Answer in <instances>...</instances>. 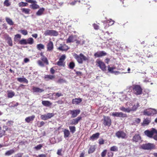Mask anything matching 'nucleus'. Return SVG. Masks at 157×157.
Masks as SVG:
<instances>
[{"mask_svg":"<svg viewBox=\"0 0 157 157\" xmlns=\"http://www.w3.org/2000/svg\"><path fill=\"white\" fill-rule=\"evenodd\" d=\"M96 149V146L95 145H91L90 146L88 151V153L90 154L94 152Z\"/></svg>","mask_w":157,"mask_h":157,"instance_id":"a878e982","label":"nucleus"},{"mask_svg":"<svg viewBox=\"0 0 157 157\" xmlns=\"http://www.w3.org/2000/svg\"><path fill=\"white\" fill-rule=\"evenodd\" d=\"M141 139V137L139 134H135L133 137L132 141L133 142L137 143Z\"/></svg>","mask_w":157,"mask_h":157,"instance_id":"f3484780","label":"nucleus"},{"mask_svg":"<svg viewBox=\"0 0 157 157\" xmlns=\"http://www.w3.org/2000/svg\"><path fill=\"white\" fill-rule=\"evenodd\" d=\"M47 51H52L54 48L53 42L52 41H49L47 45Z\"/></svg>","mask_w":157,"mask_h":157,"instance_id":"a211bd4d","label":"nucleus"},{"mask_svg":"<svg viewBox=\"0 0 157 157\" xmlns=\"http://www.w3.org/2000/svg\"><path fill=\"white\" fill-rule=\"evenodd\" d=\"M64 136L65 138L68 137L70 135V132L68 130L65 129L63 131Z\"/></svg>","mask_w":157,"mask_h":157,"instance_id":"7c9ffc66","label":"nucleus"},{"mask_svg":"<svg viewBox=\"0 0 157 157\" xmlns=\"http://www.w3.org/2000/svg\"><path fill=\"white\" fill-rule=\"evenodd\" d=\"M139 106V105L138 103H137L136 104L134 105L131 108L132 111L136 110Z\"/></svg>","mask_w":157,"mask_h":157,"instance_id":"a18cd8bd","label":"nucleus"},{"mask_svg":"<svg viewBox=\"0 0 157 157\" xmlns=\"http://www.w3.org/2000/svg\"><path fill=\"white\" fill-rule=\"evenodd\" d=\"M21 10L23 13L27 14H29L30 13V10L28 8H22L21 9Z\"/></svg>","mask_w":157,"mask_h":157,"instance_id":"f704fd0d","label":"nucleus"},{"mask_svg":"<svg viewBox=\"0 0 157 157\" xmlns=\"http://www.w3.org/2000/svg\"><path fill=\"white\" fill-rule=\"evenodd\" d=\"M69 128L72 133H74L76 131V128L75 126H70Z\"/></svg>","mask_w":157,"mask_h":157,"instance_id":"c03bdc74","label":"nucleus"},{"mask_svg":"<svg viewBox=\"0 0 157 157\" xmlns=\"http://www.w3.org/2000/svg\"><path fill=\"white\" fill-rule=\"evenodd\" d=\"M115 135L117 138L122 139H126L127 137V134L123 131H118L116 133Z\"/></svg>","mask_w":157,"mask_h":157,"instance_id":"1a4fd4ad","label":"nucleus"},{"mask_svg":"<svg viewBox=\"0 0 157 157\" xmlns=\"http://www.w3.org/2000/svg\"><path fill=\"white\" fill-rule=\"evenodd\" d=\"M4 5L5 6L8 7L10 5L11 3L9 0H5L4 2Z\"/></svg>","mask_w":157,"mask_h":157,"instance_id":"de8ad7c7","label":"nucleus"},{"mask_svg":"<svg viewBox=\"0 0 157 157\" xmlns=\"http://www.w3.org/2000/svg\"><path fill=\"white\" fill-rule=\"evenodd\" d=\"M32 90L34 92L41 93L44 91V90L34 86L33 87Z\"/></svg>","mask_w":157,"mask_h":157,"instance_id":"b1692460","label":"nucleus"},{"mask_svg":"<svg viewBox=\"0 0 157 157\" xmlns=\"http://www.w3.org/2000/svg\"><path fill=\"white\" fill-rule=\"evenodd\" d=\"M18 44L21 45H26L27 44V40L26 39H22L19 41Z\"/></svg>","mask_w":157,"mask_h":157,"instance_id":"72a5a7b5","label":"nucleus"},{"mask_svg":"<svg viewBox=\"0 0 157 157\" xmlns=\"http://www.w3.org/2000/svg\"><path fill=\"white\" fill-rule=\"evenodd\" d=\"M143 114L148 116H153L157 114V110L156 109L150 108L145 109L143 112Z\"/></svg>","mask_w":157,"mask_h":157,"instance_id":"f03ea898","label":"nucleus"},{"mask_svg":"<svg viewBox=\"0 0 157 157\" xmlns=\"http://www.w3.org/2000/svg\"><path fill=\"white\" fill-rule=\"evenodd\" d=\"M151 122L150 119L148 118L145 119L143 121V122L142 123V125L144 126L146 125H148Z\"/></svg>","mask_w":157,"mask_h":157,"instance_id":"c756f323","label":"nucleus"},{"mask_svg":"<svg viewBox=\"0 0 157 157\" xmlns=\"http://www.w3.org/2000/svg\"><path fill=\"white\" fill-rule=\"evenodd\" d=\"M58 49L61 51H67L69 49L68 46H67L66 44H64L63 45H61L59 47Z\"/></svg>","mask_w":157,"mask_h":157,"instance_id":"c85d7f7f","label":"nucleus"},{"mask_svg":"<svg viewBox=\"0 0 157 157\" xmlns=\"http://www.w3.org/2000/svg\"><path fill=\"white\" fill-rule=\"evenodd\" d=\"M18 81L20 82H24L27 84L28 83V81L25 78H17Z\"/></svg>","mask_w":157,"mask_h":157,"instance_id":"cd10ccee","label":"nucleus"},{"mask_svg":"<svg viewBox=\"0 0 157 157\" xmlns=\"http://www.w3.org/2000/svg\"><path fill=\"white\" fill-rule=\"evenodd\" d=\"M113 154L112 152H109L108 153V157H113Z\"/></svg>","mask_w":157,"mask_h":157,"instance_id":"69168bd1","label":"nucleus"},{"mask_svg":"<svg viewBox=\"0 0 157 157\" xmlns=\"http://www.w3.org/2000/svg\"><path fill=\"white\" fill-rule=\"evenodd\" d=\"M93 26L94 29L96 30H98L99 29V26L97 24L94 23L93 24Z\"/></svg>","mask_w":157,"mask_h":157,"instance_id":"13d9d810","label":"nucleus"},{"mask_svg":"<svg viewBox=\"0 0 157 157\" xmlns=\"http://www.w3.org/2000/svg\"><path fill=\"white\" fill-rule=\"evenodd\" d=\"M28 5V4L27 2H21L18 3V6L20 7L26 6Z\"/></svg>","mask_w":157,"mask_h":157,"instance_id":"a19ab883","label":"nucleus"},{"mask_svg":"<svg viewBox=\"0 0 157 157\" xmlns=\"http://www.w3.org/2000/svg\"><path fill=\"white\" fill-rule=\"evenodd\" d=\"M99 141V144L100 145H102L104 143V140L102 138H101L99 139L98 140Z\"/></svg>","mask_w":157,"mask_h":157,"instance_id":"052dcab7","label":"nucleus"},{"mask_svg":"<svg viewBox=\"0 0 157 157\" xmlns=\"http://www.w3.org/2000/svg\"><path fill=\"white\" fill-rule=\"evenodd\" d=\"M145 135L147 137L152 138L154 134L155 133L157 135V130L154 128H152L151 130H147L144 132Z\"/></svg>","mask_w":157,"mask_h":157,"instance_id":"39448f33","label":"nucleus"},{"mask_svg":"<svg viewBox=\"0 0 157 157\" xmlns=\"http://www.w3.org/2000/svg\"><path fill=\"white\" fill-rule=\"evenodd\" d=\"M108 70L111 73H114L113 70L115 69V67H110L109 65L108 66Z\"/></svg>","mask_w":157,"mask_h":157,"instance_id":"79ce46f5","label":"nucleus"},{"mask_svg":"<svg viewBox=\"0 0 157 157\" xmlns=\"http://www.w3.org/2000/svg\"><path fill=\"white\" fill-rule=\"evenodd\" d=\"M41 60L44 63L48 65L49 64L47 58L45 56L41 57Z\"/></svg>","mask_w":157,"mask_h":157,"instance_id":"e433bc0d","label":"nucleus"},{"mask_svg":"<svg viewBox=\"0 0 157 157\" xmlns=\"http://www.w3.org/2000/svg\"><path fill=\"white\" fill-rule=\"evenodd\" d=\"M13 121H8V122H6V124L9 126H10L11 125L13 124Z\"/></svg>","mask_w":157,"mask_h":157,"instance_id":"e2e57ef3","label":"nucleus"},{"mask_svg":"<svg viewBox=\"0 0 157 157\" xmlns=\"http://www.w3.org/2000/svg\"><path fill=\"white\" fill-rule=\"evenodd\" d=\"M107 53L104 51H98L94 54L95 58L99 57L106 55Z\"/></svg>","mask_w":157,"mask_h":157,"instance_id":"dca6fc26","label":"nucleus"},{"mask_svg":"<svg viewBox=\"0 0 157 157\" xmlns=\"http://www.w3.org/2000/svg\"><path fill=\"white\" fill-rule=\"evenodd\" d=\"M80 110L79 109H76L74 110H71L69 111L70 114L71 115V117L75 118L80 113Z\"/></svg>","mask_w":157,"mask_h":157,"instance_id":"4468645a","label":"nucleus"},{"mask_svg":"<svg viewBox=\"0 0 157 157\" xmlns=\"http://www.w3.org/2000/svg\"><path fill=\"white\" fill-rule=\"evenodd\" d=\"M36 47L37 49L40 50H41L42 49H44V45L41 44H37Z\"/></svg>","mask_w":157,"mask_h":157,"instance_id":"ea45409f","label":"nucleus"},{"mask_svg":"<svg viewBox=\"0 0 157 157\" xmlns=\"http://www.w3.org/2000/svg\"><path fill=\"white\" fill-rule=\"evenodd\" d=\"M25 1L28 3H31L30 5V7L33 10H36L39 8V5L37 4V2L34 0H25Z\"/></svg>","mask_w":157,"mask_h":157,"instance_id":"423d86ee","label":"nucleus"},{"mask_svg":"<svg viewBox=\"0 0 157 157\" xmlns=\"http://www.w3.org/2000/svg\"><path fill=\"white\" fill-rule=\"evenodd\" d=\"M42 104L44 106L47 107H49L52 104V103L48 101H42Z\"/></svg>","mask_w":157,"mask_h":157,"instance_id":"bb28decb","label":"nucleus"},{"mask_svg":"<svg viewBox=\"0 0 157 157\" xmlns=\"http://www.w3.org/2000/svg\"><path fill=\"white\" fill-rule=\"evenodd\" d=\"M65 58V55H62L59 59V61L57 63V64L59 66L64 67L65 65V62H64V61Z\"/></svg>","mask_w":157,"mask_h":157,"instance_id":"9b49d317","label":"nucleus"},{"mask_svg":"<svg viewBox=\"0 0 157 157\" xmlns=\"http://www.w3.org/2000/svg\"><path fill=\"white\" fill-rule=\"evenodd\" d=\"M45 11V9L44 8H40L36 13V15L40 16L43 15Z\"/></svg>","mask_w":157,"mask_h":157,"instance_id":"412c9836","label":"nucleus"},{"mask_svg":"<svg viewBox=\"0 0 157 157\" xmlns=\"http://www.w3.org/2000/svg\"><path fill=\"white\" fill-rule=\"evenodd\" d=\"M43 145L42 144H39L34 147V148L37 150H39L42 147Z\"/></svg>","mask_w":157,"mask_h":157,"instance_id":"864d4df0","label":"nucleus"},{"mask_svg":"<svg viewBox=\"0 0 157 157\" xmlns=\"http://www.w3.org/2000/svg\"><path fill=\"white\" fill-rule=\"evenodd\" d=\"M21 35L20 34H17L15 35L14 38V41L17 42H19V41L20 40H19L21 38Z\"/></svg>","mask_w":157,"mask_h":157,"instance_id":"2f4dec72","label":"nucleus"},{"mask_svg":"<svg viewBox=\"0 0 157 157\" xmlns=\"http://www.w3.org/2000/svg\"><path fill=\"white\" fill-rule=\"evenodd\" d=\"M131 111H132L131 108H130L129 107L126 108L125 112L129 113Z\"/></svg>","mask_w":157,"mask_h":157,"instance_id":"338daca9","label":"nucleus"},{"mask_svg":"<svg viewBox=\"0 0 157 157\" xmlns=\"http://www.w3.org/2000/svg\"><path fill=\"white\" fill-rule=\"evenodd\" d=\"M68 66L70 68L73 69L75 67V63L73 62H71L70 63Z\"/></svg>","mask_w":157,"mask_h":157,"instance_id":"09e8293b","label":"nucleus"},{"mask_svg":"<svg viewBox=\"0 0 157 157\" xmlns=\"http://www.w3.org/2000/svg\"><path fill=\"white\" fill-rule=\"evenodd\" d=\"M103 124L105 126L110 127L112 123L111 120L109 117L103 116Z\"/></svg>","mask_w":157,"mask_h":157,"instance_id":"9d476101","label":"nucleus"},{"mask_svg":"<svg viewBox=\"0 0 157 157\" xmlns=\"http://www.w3.org/2000/svg\"><path fill=\"white\" fill-rule=\"evenodd\" d=\"M62 151V149H59L58 150L57 154L59 155H62L61 152Z\"/></svg>","mask_w":157,"mask_h":157,"instance_id":"680f3d73","label":"nucleus"},{"mask_svg":"<svg viewBox=\"0 0 157 157\" xmlns=\"http://www.w3.org/2000/svg\"><path fill=\"white\" fill-rule=\"evenodd\" d=\"M20 31L22 34L24 35H26L28 34V32L26 30H21Z\"/></svg>","mask_w":157,"mask_h":157,"instance_id":"603ef678","label":"nucleus"},{"mask_svg":"<svg viewBox=\"0 0 157 157\" xmlns=\"http://www.w3.org/2000/svg\"><path fill=\"white\" fill-rule=\"evenodd\" d=\"M23 154L18 153L16 154L14 157H22Z\"/></svg>","mask_w":157,"mask_h":157,"instance_id":"0e129e2a","label":"nucleus"},{"mask_svg":"<svg viewBox=\"0 0 157 157\" xmlns=\"http://www.w3.org/2000/svg\"><path fill=\"white\" fill-rule=\"evenodd\" d=\"M110 150L111 151H118V148L116 146H113L110 147Z\"/></svg>","mask_w":157,"mask_h":157,"instance_id":"37998d69","label":"nucleus"},{"mask_svg":"<svg viewBox=\"0 0 157 157\" xmlns=\"http://www.w3.org/2000/svg\"><path fill=\"white\" fill-rule=\"evenodd\" d=\"M132 90L134 94L136 95H140L142 94V89L139 85H134L132 88Z\"/></svg>","mask_w":157,"mask_h":157,"instance_id":"20e7f679","label":"nucleus"},{"mask_svg":"<svg viewBox=\"0 0 157 157\" xmlns=\"http://www.w3.org/2000/svg\"><path fill=\"white\" fill-rule=\"evenodd\" d=\"M7 92L8 98H12L15 95V93L13 91L11 90L8 91Z\"/></svg>","mask_w":157,"mask_h":157,"instance_id":"c9c22d12","label":"nucleus"},{"mask_svg":"<svg viewBox=\"0 0 157 157\" xmlns=\"http://www.w3.org/2000/svg\"><path fill=\"white\" fill-rule=\"evenodd\" d=\"M112 115L113 117H126L127 116L126 114L123 113L121 112H113L112 114Z\"/></svg>","mask_w":157,"mask_h":157,"instance_id":"f8f14e48","label":"nucleus"},{"mask_svg":"<svg viewBox=\"0 0 157 157\" xmlns=\"http://www.w3.org/2000/svg\"><path fill=\"white\" fill-rule=\"evenodd\" d=\"M74 36L73 35L70 36L67 40V43L74 42L76 41Z\"/></svg>","mask_w":157,"mask_h":157,"instance_id":"5701e85b","label":"nucleus"},{"mask_svg":"<svg viewBox=\"0 0 157 157\" xmlns=\"http://www.w3.org/2000/svg\"><path fill=\"white\" fill-rule=\"evenodd\" d=\"M107 152L106 150H104L101 153V156L102 157H105L106 155Z\"/></svg>","mask_w":157,"mask_h":157,"instance_id":"4d7b16f0","label":"nucleus"},{"mask_svg":"<svg viewBox=\"0 0 157 157\" xmlns=\"http://www.w3.org/2000/svg\"><path fill=\"white\" fill-rule=\"evenodd\" d=\"M4 37L6 40L7 41V43L9 46H12L13 44L11 38L7 34H5Z\"/></svg>","mask_w":157,"mask_h":157,"instance_id":"2eb2a0df","label":"nucleus"},{"mask_svg":"<svg viewBox=\"0 0 157 157\" xmlns=\"http://www.w3.org/2000/svg\"><path fill=\"white\" fill-rule=\"evenodd\" d=\"M40 118L42 120H46L48 119L47 114L41 115L40 116Z\"/></svg>","mask_w":157,"mask_h":157,"instance_id":"3c124183","label":"nucleus"},{"mask_svg":"<svg viewBox=\"0 0 157 157\" xmlns=\"http://www.w3.org/2000/svg\"><path fill=\"white\" fill-rule=\"evenodd\" d=\"M73 56L79 63L82 64L83 63V61H86L88 59L86 56L81 53L79 55L75 53L73 55Z\"/></svg>","mask_w":157,"mask_h":157,"instance_id":"f257e3e1","label":"nucleus"},{"mask_svg":"<svg viewBox=\"0 0 157 157\" xmlns=\"http://www.w3.org/2000/svg\"><path fill=\"white\" fill-rule=\"evenodd\" d=\"M6 131L4 130H2L0 132V138L2 137L5 135Z\"/></svg>","mask_w":157,"mask_h":157,"instance_id":"bf43d9fd","label":"nucleus"},{"mask_svg":"<svg viewBox=\"0 0 157 157\" xmlns=\"http://www.w3.org/2000/svg\"><path fill=\"white\" fill-rule=\"evenodd\" d=\"M110 22L111 23V25L114 24V21L112 20L111 19H110V20L107 21L104 24V25L105 26L108 25V26H109V23Z\"/></svg>","mask_w":157,"mask_h":157,"instance_id":"49530a36","label":"nucleus"},{"mask_svg":"<svg viewBox=\"0 0 157 157\" xmlns=\"http://www.w3.org/2000/svg\"><path fill=\"white\" fill-rule=\"evenodd\" d=\"M37 63L40 66L44 67V63L42 61L40 60H38L37 61Z\"/></svg>","mask_w":157,"mask_h":157,"instance_id":"5fc2aeb1","label":"nucleus"},{"mask_svg":"<svg viewBox=\"0 0 157 157\" xmlns=\"http://www.w3.org/2000/svg\"><path fill=\"white\" fill-rule=\"evenodd\" d=\"M82 119V117L80 116H79L76 118H74L70 121L71 122L69 123V125L77 124L78 122Z\"/></svg>","mask_w":157,"mask_h":157,"instance_id":"ddd939ff","label":"nucleus"},{"mask_svg":"<svg viewBox=\"0 0 157 157\" xmlns=\"http://www.w3.org/2000/svg\"><path fill=\"white\" fill-rule=\"evenodd\" d=\"M6 22L8 24L10 25H13L14 23L13 21L10 18L6 17Z\"/></svg>","mask_w":157,"mask_h":157,"instance_id":"473e14b6","label":"nucleus"},{"mask_svg":"<svg viewBox=\"0 0 157 157\" xmlns=\"http://www.w3.org/2000/svg\"><path fill=\"white\" fill-rule=\"evenodd\" d=\"M141 147V148L145 150H152L156 148L155 145L153 143H148L144 144Z\"/></svg>","mask_w":157,"mask_h":157,"instance_id":"7ed1b4c3","label":"nucleus"},{"mask_svg":"<svg viewBox=\"0 0 157 157\" xmlns=\"http://www.w3.org/2000/svg\"><path fill=\"white\" fill-rule=\"evenodd\" d=\"M58 33L57 31L53 30L48 29L46 30L44 33L45 36H56L58 35Z\"/></svg>","mask_w":157,"mask_h":157,"instance_id":"0eeeda50","label":"nucleus"},{"mask_svg":"<svg viewBox=\"0 0 157 157\" xmlns=\"http://www.w3.org/2000/svg\"><path fill=\"white\" fill-rule=\"evenodd\" d=\"M100 134L99 133H96L93 134L90 137V139L92 141L97 139L99 136Z\"/></svg>","mask_w":157,"mask_h":157,"instance_id":"4be33fe9","label":"nucleus"},{"mask_svg":"<svg viewBox=\"0 0 157 157\" xmlns=\"http://www.w3.org/2000/svg\"><path fill=\"white\" fill-rule=\"evenodd\" d=\"M35 118V116L33 115L31 116L25 118V120L26 122L29 123L31 121H33Z\"/></svg>","mask_w":157,"mask_h":157,"instance_id":"393cba45","label":"nucleus"},{"mask_svg":"<svg viewBox=\"0 0 157 157\" xmlns=\"http://www.w3.org/2000/svg\"><path fill=\"white\" fill-rule=\"evenodd\" d=\"M26 40L27 44H32L34 43V40L32 38H29Z\"/></svg>","mask_w":157,"mask_h":157,"instance_id":"58836bf2","label":"nucleus"},{"mask_svg":"<svg viewBox=\"0 0 157 157\" xmlns=\"http://www.w3.org/2000/svg\"><path fill=\"white\" fill-rule=\"evenodd\" d=\"M12 104L11 105L12 107H14L17 106L19 105L18 102H15V101H13L12 102Z\"/></svg>","mask_w":157,"mask_h":157,"instance_id":"6e6d98bb","label":"nucleus"},{"mask_svg":"<svg viewBox=\"0 0 157 157\" xmlns=\"http://www.w3.org/2000/svg\"><path fill=\"white\" fill-rule=\"evenodd\" d=\"M55 78V75H45L44 77V79L46 81L53 80Z\"/></svg>","mask_w":157,"mask_h":157,"instance_id":"6ab92c4d","label":"nucleus"},{"mask_svg":"<svg viewBox=\"0 0 157 157\" xmlns=\"http://www.w3.org/2000/svg\"><path fill=\"white\" fill-rule=\"evenodd\" d=\"M14 150L13 149H11L7 151L5 153V155L6 156H9L14 152Z\"/></svg>","mask_w":157,"mask_h":157,"instance_id":"4c0bfd02","label":"nucleus"},{"mask_svg":"<svg viewBox=\"0 0 157 157\" xmlns=\"http://www.w3.org/2000/svg\"><path fill=\"white\" fill-rule=\"evenodd\" d=\"M97 65L103 71L106 70V67L105 63L100 59H97L96 61Z\"/></svg>","mask_w":157,"mask_h":157,"instance_id":"6e6552de","label":"nucleus"},{"mask_svg":"<svg viewBox=\"0 0 157 157\" xmlns=\"http://www.w3.org/2000/svg\"><path fill=\"white\" fill-rule=\"evenodd\" d=\"M82 99L80 98H75L72 100V104L74 105H78L82 101Z\"/></svg>","mask_w":157,"mask_h":157,"instance_id":"aec40b11","label":"nucleus"},{"mask_svg":"<svg viewBox=\"0 0 157 157\" xmlns=\"http://www.w3.org/2000/svg\"><path fill=\"white\" fill-rule=\"evenodd\" d=\"M36 157H47V156L46 155L42 154L39 155L38 156H36Z\"/></svg>","mask_w":157,"mask_h":157,"instance_id":"774afa93","label":"nucleus"},{"mask_svg":"<svg viewBox=\"0 0 157 157\" xmlns=\"http://www.w3.org/2000/svg\"><path fill=\"white\" fill-rule=\"evenodd\" d=\"M46 114L48 119L54 117L55 115V114L53 113H48Z\"/></svg>","mask_w":157,"mask_h":157,"instance_id":"8fccbe9b","label":"nucleus"}]
</instances>
